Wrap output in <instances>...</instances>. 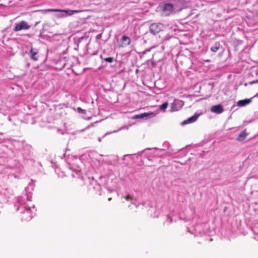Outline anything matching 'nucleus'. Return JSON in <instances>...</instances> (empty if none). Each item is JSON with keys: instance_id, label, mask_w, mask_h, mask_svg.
I'll return each mask as SVG.
<instances>
[{"instance_id": "f257e3e1", "label": "nucleus", "mask_w": 258, "mask_h": 258, "mask_svg": "<svg viewBox=\"0 0 258 258\" xmlns=\"http://www.w3.org/2000/svg\"><path fill=\"white\" fill-rule=\"evenodd\" d=\"M31 193L26 194L24 197L18 199L17 203L15 204L16 210L21 211V219L23 221H29L32 219L31 207L26 202H31Z\"/></svg>"}, {"instance_id": "f03ea898", "label": "nucleus", "mask_w": 258, "mask_h": 258, "mask_svg": "<svg viewBox=\"0 0 258 258\" xmlns=\"http://www.w3.org/2000/svg\"><path fill=\"white\" fill-rule=\"evenodd\" d=\"M182 3L178 1L177 3L173 5L169 3H164L159 6L160 10L163 16H168L173 12L180 11L182 9Z\"/></svg>"}, {"instance_id": "7ed1b4c3", "label": "nucleus", "mask_w": 258, "mask_h": 258, "mask_svg": "<svg viewBox=\"0 0 258 258\" xmlns=\"http://www.w3.org/2000/svg\"><path fill=\"white\" fill-rule=\"evenodd\" d=\"M47 11L58 12L56 16L58 18H63L68 16H71L74 14L83 12L82 10H62L59 9H48L47 10Z\"/></svg>"}, {"instance_id": "20e7f679", "label": "nucleus", "mask_w": 258, "mask_h": 258, "mask_svg": "<svg viewBox=\"0 0 258 258\" xmlns=\"http://www.w3.org/2000/svg\"><path fill=\"white\" fill-rule=\"evenodd\" d=\"M163 25L160 23H153L150 26V32L156 35L163 29Z\"/></svg>"}, {"instance_id": "39448f33", "label": "nucleus", "mask_w": 258, "mask_h": 258, "mask_svg": "<svg viewBox=\"0 0 258 258\" xmlns=\"http://www.w3.org/2000/svg\"><path fill=\"white\" fill-rule=\"evenodd\" d=\"M183 105V101L181 100H174L171 104L170 111L173 112L179 110Z\"/></svg>"}, {"instance_id": "423d86ee", "label": "nucleus", "mask_w": 258, "mask_h": 258, "mask_svg": "<svg viewBox=\"0 0 258 258\" xmlns=\"http://www.w3.org/2000/svg\"><path fill=\"white\" fill-rule=\"evenodd\" d=\"M30 27V26H29L26 22L23 21L19 23L16 24L14 30L15 31H19L23 29L27 30L29 29Z\"/></svg>"}, {"instance_id": "0eeeda50", "label": "nucleus", "mask_w": 258, "mask_h": 258, "mask_svg": "<svg viewBox=\"0 0 258 258\" xmlns=\"http://www.w3.org/2000/svg\"><path fill=\"white\" fill-rule=\"evenodd\" d=\"M211 111L217 114H220L224 111V109L221 104H218L213 106L211 108Z\"/></svg>"}, {"instance_id": "6e6552de", "label": "nucleus", "mask_w": 258, "mask_h": 258, "mask_svg": "<svg viewBox=\"0 0 258 258\" xmlns=\"http://www.w3.org/2000/svg\"><path fill=\"white\" fill-rule=\"evenodd\" d=\"M154 113L153 112H149V113H141L140 114L136 115L133 117V119H140V118H143L145 117H148L151 116H154Z\"/></svg>"}, {"instance_id": "1a4fd4ad", "label": "nucleus", "mask_w": 258, "mask_h": 258, "mask_svg": "<svg viewBox=\"0 0 258 258\" xmlns=\"http://www.w3.org/2000/svg\"><path fill=\"white\" fill-rule=\"evenodd\" d=\"M198 117H199V115L195 114L194 115L192 116L191 117H189L188 119L183 121L181 123V124L183 125V124H186L194 122L197 119Z\"/></svg>"}, {"instance_id": "9d476101", "label": "nucleus", "mask_w": 258, "mask_h": 258, "mask_svg": "<svg viewBox=\"0 0 258 258\" xmlns=\"http://www.w3.org/2000/svg\"><path fill=\"white\" fill-rule=\"evenodd\" d=\"M252 98L239 100L237 103V105L239 107H242L249 104L251 102Z\"/></svg>"}, {"instance_id": "9b49d317", "label": "nucleus", "mask_w": 258, "mask_h": 258, "mask_svg": "<svg viewBox=\"0 0 258 258\" xmlns=\"http://www.w3.org/2000/svg\"><path fill=\"white\" fill-rule=\"evenodd\" d=\"M121 41L123 43L122 46L123 47L129 45L131 43V40L128 37L123 35L121 38Z\"/></svg>"}, {"instance_id": "f8f14e48", "label": "nucleus", "mask_w": 258, "mask_h": 258, "mask_svg": "<svg viewBox=\"0 0 258 258\" xmlns=\"http://www.w3.org/2000/svg\"><path fill=\"white\" fill-rule=\"evenodd\" d=\"M69 166V168H70V170H72L73 172H75L74 173H73L72 174V177H78L79 176H80V169H74L72 167L70 166V165H68Z\"/></svg>"}, {"instance_id": "ddd939ff", "label": "nucleus", "mask_w": 258, "mask_h": 258, "mask_svg": "<svg viewBox=\"0 0 258 258\" xmlns=\"http://www.w3.org/2000/svg\"><path fill=\"white\" fill-rule=\"evenodd\" d=\"M247 136L245 131H242L237 138V140L238 141H242L245 139Z\"/></svg>"}, {"instance_id": "4468645a", "label": "nucleus", "mask_w": 258, "mask_h": 258, "mask_svg": "<svg viewBox=\"0 0 258 258\" xmlns=\"http://www.w3.org/2000/svg\"><path fill=\"white\" fill-rule=\"evenodd\" d=\"M220 48V43L219 42H216L214 44V45L211 47V50L216 52H217Z\"/></svg>"}, {"instance_id": "2eb2a0df", "label": "nucleus", "mask_w": 258, "mask_h": 258, "mask_svg": "<svg viewBox=\"0 0 258 258\" xmlns=\"http://www.w3.org/2000/svg\"><path fill=\"white\" fill-rule=\"evenodd\" d=\"M168 105V103L167 102H164L160 106L159 108L160 110L165 111V109L167 108Z\"/></svg>"}, {"instance_id": "dca6fc26", "label": "nucleus", "mask_w": 258, "mask_h": 258, "mask_svg": "<svg viewBox=\"0 0 258 258\" xmlns=\"http://www.w3.org/2000/svg\"><path fill=\"white\" fill-rule=\"evenodd\" d=\"M100 58H102V59L104 60L105 61L109 62V63L112 62L114 60V58L112 57L103 58L102 55H101Z\"/></svg>"}, {"instance_id": "f3484780", "label": "nucleus", "mask_w": 258, "mask_h": 258, "mask_svg": "<svg viewBox=\"0 0 258 258\" xmlns=\"http://www.w3.org/2000/svg\"><path fill=\"white\" fill-rule=\"evenodd\" d=\"M257 83H258V79H256L255 80L250 81V82H249V83H244V85L245 86H247L248 84L252 85L253 84Z\"/></svg>"}, {"instance_id": "a211bd4d", "label": "nucleus", "mask_w": 258, "mask_h": 258, "mask_svg": "<svg viewBox=\"0 0 258 258\" xmlns=\"http://www.w3.org/2000/svg\"><path fill=\"white\" fill-rule=\"evenodd\" d=\"M124 128H126V127H125V126H124V127H122L120 128H119V130H115V131H113L112 132H110V133H106V134L104 135L103 137H105V136H106V135H109V134H111V133H117V132H118L119 131H120V130H121L123 129Z\"/></svg>"}, {"instance_id": "6ab92c4d", "label": "nucleus", "mask_w": 258, "mask_h": 258, "mask_svg": "<svg viewBox=\"0 0 258 258\" xmlns=\"http://www.w3.org/2000/svg\"><path fill=\"white\" fill-rule=\"evenodd\" d=\"M77 110L80 113H86V110H84V109H82L81 107H78L77 108Z\"/></svg>"}, {"instance_id": "aec40b11", "label": "nucleus", "mask_w": 258, "mask_h": 258, "mask_svg": "<svg viewBox=\"0 0 258 258\" xmlns=\"http://www.w3.org/2000/svg\"><path fill=\"white\" fill-rule=\"evenodd\" d=\"M124 199L126 201H132V200H133V198L130 195H127L126 197H125Z\"/></svg>"}, {"instance_id": "412c9836", "label": "nucleus", "mask_w": 258, "mask_h": 258, "mask_svg": "<svg viewBox=\"0 0 258 258\" xmlns=\"http://www.w3.org/2000/svg\"><path fill=\"white\" fill-rule=\"evenodd\" d=\"M29 55H30V58H32V47L30 49Z\"/></svg>"}, {"instance_id": "4be33fe9", "label": "nucleus", "mask_w": 258, "mask_h": 258, "mask_svg": "<svg viewBox=\"0 0 258 258\" xmlns=\"http://www.w3.org/2000/svg\"><path fill=\"white\" fill-rule=\"evenodd\" d=\"M37 53L33 52V60H37V57H36Z\"/></svg>"}, {"instance_id": "5701e85b", "label": "nucleus", "mask_w": 258, "mask_h": 258, "mask_svg": "<svg viewBox=\"0 0 258 258\" xmlns=\"http://www.w3.org/2000/svg\"><path fill=\"white\" fill-rule=\"evenodd\" d=\"M151 48H149V49H146L143 52V54H146L147 52H149L150 51Z\"/></svg>"}, {"instance_id": "b1692460", "label": "nucleus", "mask_w": 258, "mask_h": 258, "mask_svg": "<svg viewBox=\"0 0 258 258\" xmlns=\"http://www.w3.org/2000/svg\"><path fill=\"white\" fill-rule=\"evenodd\" d=\"M101 35H102L101 34H98L96 36V39H100L101 37Z\"/></svg>"}, {"instance_id": "393cba45", "label": "nucleus", "mask_w": 258, "mask_h": 258, "mask_svg": "<svg viewBox=\"0 0 258 258\" xmlns=\"http://www.w3.org/2000/svg\"><path fill=\"white\" fill-rule=\"evenodd\" d=\"M37 165H38V166H39V167L41 168L42 166H41V165L40 164H39V163H37Z\"/></svg>"}, {"instance_id": "a878e982", "label": "nucleus", "mask_w": 258, "mask_h": 258, "mask_svg": "<svg viewBox=\"0 0 258 258\" xmlns=\"http://www.w3.org/2000/svg\"><path fill=\"white\" fill-rule=\"evenodd\" d=\"M256 97L258 98V93L253 97Z\"/></svg>"}, {"instance_id": "bb28decb", "label": "nucleus", "mask_w": 258, "mask_h": 258, "mask_svg": "<svg viewBox=\"0 0 258 258\" xmlns=\"http://www.w3.org/2000/svg\"><path fill=\"white\" fill-rule=\"evenodd\" d=\"M98 141H99V142H101V139L100 138H98Z\"/></svg>"}, {"instance_id": "cd10ccee", "label": "nucleus", "mask_w": 258, "mask_h": 258, "mask_svg": "<svg viewBox=\"0 0 258 258\" xmlns=\"http://www.w3.org/2000/svg\"><path fill=\"white\" fill-rule=\"evenodd\" d=\"M169 219V222H171L172 221V219L171 218H168V220Z\"/></svg>"}, {"instance_id": "c85d7f7f", "label": "nucleus", "mask_w": 258, "mask_h": 258, "mask_svg": "<svg viewBox=\"0 0 258 258\" xmlns=\"http://www.w3.org/2000/svg\"><path fill=\"white\" fill-rule=\"evenodd\" d=\"M111 198H109V199H108V201H111Z\"/></svg>"}, {"instance_id": "c756f323", "label": "nucleus", "mask_w": 258, "mask_h": 258, "mask_svg": "<svg viewBox=\"0 0 258 258\" xmlns=\"http://www.w3.org/2000/svg\"><path fill=\"white\" fill-rule=\"evenodd\" d=\"M28 188V187H26L25 188L26 190H27Z\"/></svg>"}, {"instance_id": "7c9ffc66", "label": "nucleus", "mask_w": 258, "mask_h": 258, "mask_svg": "<svg viewBox=\"0 0 258 258\" xmlns=\"http://www.w3.org/2000/svg\"><path fill=\"white\" fill-rule=\"evenodd\" d=\"M154 150H157L156 148H153Z\"/></svg>"}, {"instance_id": "2f4dec72", "label": "nucleus", "mask_w": 258, "mask_h": 258, "mask_svg": "<svg viewBox=\"0 0 258 258\" xmlns=\"http://www.w3.org/2000/svg\"><path fill=\"white\" fill-rule=\"evenodd\" d=\"M150 149H149V148H147V149H146V150H150Z\"/></svg>"}]
</instances>
